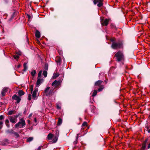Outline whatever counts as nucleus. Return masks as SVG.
Segmentation results:
<instances>
[{"mask_svg": "<svg viewBox=\"0 0 150 150\" xmlns=\"http://www.w3.org/2000/svg\"><path fill=\"white\" fill-rule=\"evenodd\" d=\"M25 125V120L23 118L20 119V121L15 125V127L16 128H22Z\"/></svg>", "mask_w": 150, "mask_h": 150, "instance_id": "obj_1", "label": "nucleus"}, {"mask_svg": "<svg viewBox=\"0 0 150 150\" xmlns=\"http://www.w3.org/2000/svg\"><path fill=\"white\" fill-rule=\"evenodd\" d=\"M115 57L117 60L118 62L123 61L124 60V56L123 53L121 52H118L115 54Z\"/></svg>", "mask_w": 150, "mask_h": 150, "instance_id": "obj_2", "label": "nucleus"}, {"mask_svg": "<svg viewBox=\"0 0 150 150\" xmlns=\"http://www.w3.org/2000/svg\"><path fill=\"white\" fill-rule=\"evenodd\" d=\"M50 87H47L44 90V93H45V95L46 96H49L52 95L53 93H54L53 91V90L50 89Z\"/></svg>", "mask_w": 150, "mask_h": 150, "instance_id": "obj_3", "label": "nucleus"}, {"mask_svg": "<svg viewBox=\"0 0 150 150\" xmlns=\"http://www.w3.org/2000/svg\"><path fill=\"white\" fill-rule=\"evenodd\" d=\"M122 44L120 42H114L112 45V47L113 49H116L121 47Z\"/></svg>", "mask_w": 150, "mask_h": 150, "instance_id": "obj_4", "label": "nucleus"}, {"mask_svg": "<svg viewBox=\"0 0 150 150\" xmlns=\"http://www.w3.org/2000/svg\"><path fill=\"white\" fill-rule=\"evenodd\" d=\"M38 88H36L35 89L34 91H33L32 94V96L34 100H36L37 99L38 96H37V95L38 91Z\"/></svg>", "mask_w": 150, "mask_h": 150, "instance_id": "obj_5", "label": "nucleus"}, {"mask_svg": "<svg viewBox=\"0 0 150 150\" xmlns=\"http://www.w3.org/2000/svg\"><path fill=\"white\" fill-rule=\"evenodd\" d=\"M18 115H15L14 116H11L10 117V120L11 122L15 123L17 121V118Z\"/></svg>", "mask_w": 150, "mask_h": 150, "instance_id": "obj_6", "label": "nucleus"}, {"mask_svg": "<svg viewBox=\"0 0 150 150\" xmlns=\"http://www.w3.org/2000/svg\"><path fill=\"white\" fill-rule=\"evenodd\" d=\"M109 20L107 19L101 20V24L103 25L107 26L108 24Z\"/></svg>", "mask_w": 150, "mask_h": 150, "instance_id": "obj_7", "label": "nucleus"}, {"mask_svg": "<svg viewBox=\"0 0 150 150\" xmlns=\"http://www.w3.org/2000/svg\"><path fill=\"white\" fill-rule=\"evenodd\" d=\"M44 81V80L41 78H38L36 85V87L38 88L39 85Z\"/></svg>", "mask_w": 150, "mask_h": 150, "instance_id": "obj_8", "label": "nucleus"}, {"mask_svg": "<svg viewBox=\"0 0 150 150\" xmlns=\"http://www.w3.org/2000/svg\"><path fill=\"white\" fill-rule=\"evenodd\" d=\"M61 81H54L52 84V86H55V88H54L53 89H54L57 86L59 85Z\"/></svg>", "mask_w": 150, "mask_h": 150, "instance_id": "obj_9", "label": "nucleus"}, {"mask_svg": "<svg viewBox=\"0 0 150 150\" xmlns=\"http://www.w3.org/2000/svg\"><path fill=\"white\" fill-rule=\"evenodd\" d=\"M8 88L6 87L4 88L1 91V95L2 96H4L5 95L6 92L8 91Z\"/></svg>", "mask_w": 150, "mask_h": 150, "instance_id": "obj_10", "label": "nucleus"}, {"mask_svg": "<svg viewBox=\"0 0 150 150\" xmlns=\"http://www.w3.org/2000/svg\"><path fill=\"white\" fill-rule=\"evenodd\" d=\"M2 144L3 145H7L9 144V140L7 139H5L2 142Z\"/></svg>", "mask_w": 150, "mask_h": 150, "instance_id": "obj_11", "label": "nucleus"}, {"mask_svg": "<svg viewBox=\"0 0 150 150\" xmlns=\"http://www.w3.org/2000/svg\"><path fill=\"white\" fill-rule=\"evenodd\" d=\"M56 62L58 65H60L61 64L62 59L60 57H57L56 59Z\"/></svg>", "mask_w": 150, "mask_h": 150, "instance_id": "obj_12", "label": "nucleus"}, {"mask_svg": "<svg viewBox=\"0 0 150 150\" xmlns=\"http://www.w3.org/2000/svg\"><path fill=\"white\" fill-rule=\"evenodd\" d=\"M35 36L38 38H39L40 37V33L38 30H36L35 33Z\"/></svg>", "mask_w": 150, "mask_h": 150, "instance_id": "obj_13", "label": "nucleus"}, {"mask_svg": "<svg viewBox=\"0 0 150 150\" xmlns=\"http://www.w3.org/2000/svg\"><path fill=\"white\" fill-rule=\"evenodd\" d=\"M24 69L23 70V71H25L28 69V66L26 63H24L23 64Z\"/></svg>", "mask_w": 150, "mask_h": 150, "instance_id": "obj_14", "label": "nucleus"}, {"mask_svg": "<svg viewBox=\"0 0 150 150\" xmlns=\"http://www.w3.org/2000/svg\"><path fill=\"white\" fill-rule=\"evenodd\" d=\"M147 139H146V140L143 143L142 146V148L143 149H144L146 147V144L147 143Z\"/></svg>", "mask_w": 150, "mask_h": 150, "instance_id": "obj_15", "label": "nucleus"}, {"mask_svg": "<svg viewBox=\"0 0 150 150\" xmlns=\"http://www.w3.org/2000/svg\"><path fill=\"white\" fill-rule=\"evenodd\" d=\"M102 82L101 81L98 80L96 82L95 85V86H99L102 83Z\"/></svg>", "mask_w": 150, "mask_h": 150, "instance_id": "obj_16", "label": "nucleus"}, {"mask_svg": "<svg viewBox=\"0 0 150 150\" xmlns=\"http://www.w3.org/2000/svg\"><path fill=\"white\" fill-rule=\"evenodd\" d=\"M103 0H94L93 1V3L94 4L96 5L97 3H98L100 2H103Z\"/></svg>", "mask_w": 150, "mask_h": 150, "instance_id": "obj_17", "label": "nucleus"}, {"mask_svg": "<svg viewBox=\"0 0 150 150\" xmlns=\"http://www.w3.org/2000/svg\"><path fill=\"white\" fill-rule=\"evenodd\" d=\"M53 134H52L51 133L49 134H48V135L47 136V138L48 139H49V140L51 139L53 137Z\"/></svg>", "mask_w": 150, "mask_h": 150, "instance_id": "obj_18", "label": "nucleus"}, {"mask_svg": "<svg viewBox=\"0 0 150 150\" xmlns=\"http://www.w3.org/2000/svg\"><path fill=\"white\" fill-rule=\"evenodd\" d=\"M33 137H29L27 139V142H31V141H32L33 140Z\"/></svg>", "mask_w": 150, "mask_h": 150, "instance_id": "obj_19", "label": "nucleus"}, {"mask_svg": "<svg viewBox=\"0 0 150 150\" xmlns=\"http://www.w3.org/2000/svg\"><path fill=\"white\" fill-rule=\"evenodd\" d=\"M79 134H77L76 141H75L74 142V144H76L77 143V140L78 138L79 137Z\"/></svg>", "mask_w": 150, "mask_h": 150, "instance_id": "obj_20", "label": "nucleus"}, {"mask_svg": "<svg viewBox=\"0 0 150 150\" xmlns=\"http://www.w3.org/2000/svg\"><path fill=\"white\" fill-rule=\"evenodd\" d=\"M18 94L19 96H22L24 94V93L22 91L20 90L19 91Z\"/></svg>", "mask_w": 150, "mask_h": 150, "instance_id": "obj_21", "label": "nucleus"}, {"mask_svg": "<svg viewBox=\"0 0 150 150\" xmlns=\"http://www.w3.org/2000/svg\"><path fill=\"white\" fill-rule=\"evenodd\" d=\"M62 122V120L61 119L59 118L58 119V123L57 125H61Z\"/></svg>", "mask_w": 150, "mask_h": 150, "instance_id": "obj_22", "label": "nucleus"}, {"mask_svg": "<svg viewBox=\"0 0 150 150\" xmlns=\"http://www.w3.org/2000/svg\"><path fill=\"white\" fill-rule=\"evenodd\" d=\"M58 139V137H55L53 138L52 139V143H56Z\"/></svg>", "mask_w": 150, "mask_h": 150, "instance_id": "obj_23", "label": "nucleus"}, {"mask_svg": "<svg viewBox=\"0 0 150 150\" xmlns=\"http://www.w3.org/2000/svg\"><path fill=\"white\" fill-rule=\"evenodd\" d=\"M47 72L46 70L43 71V75L45 77H46L47 76Z\"/></svg>", "mask_w": 150, "mask_h": 150, "instance_id": "obj_24", "label": "nucleus"}, {"mask_svg": "<svg viewBox=\"0 0 150 150\" xmlns=\"http://www.w3.org/2000/svg\"><path fill=\"white\" fill-rule=\"evenodd\" d=\"M15 111L14 110H10L8 112V114L9 115H11L14 113Z\"/></svg>", "mask_w": 150, "mask_h": 150, "instance_id": "obj_25", "label": "nucleus"}, {"mask_svg": "<svg viewBox=\"0 0 150 150\" xmlns=\"http://www.w3.org/2000/svg\"><path fill=\"white\" fill-rule=\"evenodd\" d=\"M42 71H40L38 74V78H41Z\"/></svg>", "mask_w": 150, "mask_h": 150, "instance_id": "obj_26", "label": "nucleus"}, {"mask_svg": "<svg viewBox=\"0 0 150 150\" xmlns=\"http://www.w3.org/2000/svg\"><path fill=\"white\" fill-rule=\"evenodd\" d=\"M97 93V92L96 90H94L93 92V94L92 95V96L93 97H94L95 96Z\"/></svg>", "mask_w": 150, "mask_h": 150, "instance_id": "obj_27", "label": "nucleus"}, {"mask_svg": "<svg viewBox=\"0 0 150 150\" xmlns=\"http://www.w3.org/2000/svg\"><path fill=\"white\" fill-rule=\"evenodd\" d=\"M27 16H28V21H30L32 20L31 16L28 14H27Z\"/></svg>", "mask_w": 150, "mask_h": 150, "instance_id": "obj_28", "label": "nucleus"}, {"mask_svg": "<svg viewBox=\"0 0 150 150\" xmlns=\"http://www.w3.org/2000/svg\"><path fill=\"white\" fill-rule=\"evenodd\" d=\"M36 73V71L35 70H33L31 72V74L32 76H34Z\"/></svg>", "mask_w": 150, "mask_h": 150, "instance_id": "obj_29", "label": "nucleus"}, {"mask_svg": "<svg viewBox=\"0 0 150 150\" xmlns=\"http://www.w3.org/2000/svg\"><path fill=\"white\" fill-rule=\"evenodd\" d=\"M59 130H57L56 131V136L55 137H58L59 136Z\"/></svg>", "mask_w": 150, "mask_h": 150, "instance_id": "obj_30", "label": "nucleus"}, {"mask_svg": "<svg viewBox=\"0 0 150 150\" xmlns=\"http://www.w3.org/2000/svg\"><path fill=\"white\" fill-rule=\"evenodd\" d=\"M104 88V87L103 86H100V88H99L98 89V91L100 92V91H101L103 90Z\"/></svg>", "mask_w": 150, "mask_h": 150, "instance_id": "obj_31", "label": "nucleus"}, {"mask_svg": "<svg viewBox=\"0 0 150 150\" xmlns=\"http://www.w3.org/2000/svg\"><path fill=\"white\" fill-rule=\"evenodd\" d=\"M13 134H14L16 138H18L19 137V135L16 132H14L13 133Z\"/></svg>", "mask_w": 150, "mask_h": 150, "instance_id": "obj_32", "label": "nucleus"}, {"mask_svg": "<svg viewBox=\"0 0 150 150\" xmlns=\"http://www.w3.org/2000/svg\"><path fill=\"white\" fill-rule=\"evenodd\" d=\"M103 5L102 2H100L97 4V6L99 7H100L102 6Z\"/></svg>", "mask_w": 150, "mask_h": 150, "instance_id": "obj_33", "label": "nucleus"}, {"mask_svg": "<svg viewBox=\"0 0 150 150\" xmlns=\"http://www.w3.org/2000/svg\"><path fill=\"white\" fill-rule=\"evenodd\" d=\"M18 97L16 95H14L12 97V99L16 100Z\"/></svg>", "mask_w": 150, "mask_h": 150, "instance_id": "obj_34", "label": "nucleus"}, {"mask_svg": "<svg viewBox=\"0 0 150 150\" xmlns=\"http://www.w3.org/2000/svg\"><path fill=\"white\" fill-rule=\"evenodd\" d=\"M30 90L31 91V93H32L33 90V85H31L30 86Z\"/></svg>", "mask_w": 150, "mask_h": 150, "instance_id": "obj_35", "label": "nucleus"}, {"mask_svg": "<svg viewBox=\"0 0 150 150\" xmlns=\"http://www.w3.org/2000/svg\"><path fill=\"white\" fill-rule=\"evenodd\" d=\"M44 69L46 71H47V70L48 69V65L47 64H45V66Z\"/></svg>", "mask_w": 150, "mask_h": 150, "instance_id": "obj_36", "label": "nucleus"}, {"mask_svg": "<svg viewBox=\"0 0 150 150\" xmlns=\"http://www.w3.org/2000/svg\"><path fill=\"white\" fill-rule=\"evenodd\" d=\"M21 100V98L19 97H18L17 99L16 100H17V103H19L20 102Z\"/></svg>", "mask_w": 150, "mask_h": 150, "instance_id": "obj_37", "label": "nucleus"}, {"mask_svg": "<svg viewBox=\"0 0 150 150\" xmlns=\"http://www.w3.org/2000/svg\"><path fill=\"white\" fill-rule=\"evenodd\" d=\"M31 95L30 94H29L28 95V100H30L31 99Z\"/></svg>", "mask_w": 150, "mask_h": 150, "instance_id": "obj_38", "label": "nucleus"}, {"mask_svg": "<svg viewBox=\"0 0 150 150\" xmlns=\"http://www.w3.org/2000/svg\"><path fill=\"white\" fill-rule=\"evenodd\" d=\"M59 76V74H56L54 75L53 76V78H56L58 77Z\"/></svg>", "mask_w": 150, "mask_h": 150, "instance_id": "obj_39", "label": "nucleus"}, {"mask_svg": "<svg viewBox=\"0 0 150 150\" xmlns=\"http://www.w3.org/2000/svg\"><path fill=\"white\" fill-rule=\"evenodd\" d=\"M13 57L14 59H17L18 58L19 56L18 55H14L13 56Z\"/></svg>", "mask_w": 150, "mask_h": 150, "instance_id": "obj_40", "label": "nucleus"}, {"mask_svg": "<svg viewBox=\"0 0 150 150\" xmlns=\"http://www.w3.org/2000/svg\"><path fill=\"white\" fill-rule=\"evenodd\" d=\"M87 123L86 122H83L82 125V126H87Z\"/></svg>", "mask_w": 150, "mask_h": 150, "instance_id": "obj_41", "label": "nucleus"}, {"mask_svg": "<svg viewBox=\"0 0 150 150\" xmlns=\"http://www.w3.org/2000/svg\"><path fill=\"white\" fill-rule=\"evenodd\" d=\"M9 122L8 120H6L5 121V123L6 124H7V123L9 124Z\"/></svg>", "mask_w": 150, "mask_h": 150, "instance_id": "obj_42", "label": "nucleus"}, {"mask_svg": "<svg viewBox=\"0 0 150 150\" xmlns=\"http://www.w3.org/2000/svg\"><path fill=\"white\" fill-rule=\"evenodd\" d=\"M3 119V117L2 115L0 116V120H2Z\"/></svg>", "mask_w": 150, "mask_h": 150, "instance_id": "obj_43", "label": "nucleus"}, {"mask_svg": "<svg viewBox=\"0 0 150 150\" xmlns=\"http://www.w3.org/2000/svg\"><path fill=\"white\" fill-rule=\"evenodd\" d=\"M6 124V126L8 127H10V125H9V124L8 123H7V124Z\"/></svg>", "mask_w": 150, "mask_h": 150, "instance_id": "obj_44", "label": "nucleus"}, {"mask_svg": "<svg viewBox=\"0 0 150 150\" xmlns=\"http://www.w3.org/2000/svg\"><path fill=\"white\" fill-rule=\"evenodd\" d=\"M57 108L58 109H60L61 108L58 105H57Z\"/></svg>", "mask_w": 150, "mask_h": 150, "instance_id": "obj_45", "label": "nucleus"}, {"mask_svg": "<svg viewBox=\"0 0 150 150\" xmlns=\"http://www.w3.org/2000/svg\"><path fill=\"white\" fill-rule=\"evenodd\" d=\"M150 148V143H149L148 146V149H149Z\"/></svg>", "mask_w": 150, "mask_h": 150, "instance_id": "obj_46", "label": "nucleus"}, {"mask_svg": "<svg viewBox=\"0 0 150 150\" xmlns=\"http://www.w3.org/2000/svg\"><path fill=\"white\" fill-rule=\"evenodd\" d=\"M34 121L35 122H37V119L36 118H34Z\"/></svg>", "mask_w": 150, "mask_h": 150, "instance_id": "obj_47", "label": "nucleus"}, {"mask_svg": "<svg viewBox=\"0 0 150 150\" xmlns=\"http://www.w3.org/2000/svg\"><path fill=\"white\" fill-rule=\"evenodd\" d=\"M28 122V124H30V121L29 120H27Z\"/></svg>", "mask_w": 150, "mask_h": 150, "instance_id": "obj_48", "label": "nucleus"}, {"mask_svg": "<svg viewBox=\"0 0 150 150\" xmlns=\"http://www.w3.org/2000/svg\"><path fill=\"white\" fill-rule=\"evenodd\" d=\"M2 124H3V122H2L0 121V126L1 125H2Z\"/></svg>", "mask_w": 150, "mask_h": 150, "instance_id": "obj_49", "label": "nucleus"}, {"mask_svg": "<svg viewBox=\"0 0 150 150\" xmlns=\"http://www.w3.org/2000/svg\"><path fill=\"white\" fill-rule=\"evenodd\" d=\"M32 115V113H31L29 115V117H31Z\"/></svg>", "mask_w": 150, "mask_h": 150, "instance_id": "obj_50", "label": "nucleus"}, {"mask_svg": "<svg viewBox=\"0 0 150 150\" xmlns=\"http://www.w3.org/2000/svg\"><path fill=\"white\" fill-rule=\"evenodd\" d=\"M148 132L149 133H150V129L148 130Z\"/></svg>", "mask_w": 150, "mask_h": 150, "instance_id": "obj_51", "label": "nucleus"}, {"mask_svg": "<svg viewBox=\"0 0 150 150\" xmlns=\"http://www.w3.org/2000/svg\"><path fill=\"white\" fill-rule=\"evenodd\" d=\"M21 65H18V68H19L20 67Z\"/></svg>", "mask_w": 150, "mask_h": 150, "instance_id": "obj_52", "label": "nucleus"}, {"mask_svg": "<svg viewBox=\"0 0 150 150\" xmlns=\"http://www.w3.org/2000/svg\"><path fill=\"white\" fill-rule=\"evenodd\" d=\"M51 105H52V104H50V106H51Z\"/></svg>", "mask_w": 150, "mask_h": 150, "instance_id": "obj_53", "label": "nucleus"}, {"mask_svg": "<svg viewBox=\"0 0 150 150\" xmlns=\"http://www.w3.org/2000/svg\"><path fill=\"white\" fill-rule=\"evenodd\" d=\"M1 127H0V129H1Z\"/></svg>", "mask_w": 150, "mask_h": 150, "instance_id": "obj_54", "label": "nucleus"}, {"mask_svg": "<svg viewBox=\"0 0 150 150\" xmlns=\"http://www.w3.org/2000/svg\"><path fill=\"white\" fill-rule=\"evenodd\" d=\"M0 150H1V149H0Z\"/></svg>", "mask_w": 150, "mask_h": 150, "instance_id": "obj_55", "label": "nucleus"}]
</instances>
